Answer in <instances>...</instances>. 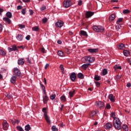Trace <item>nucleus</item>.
I'll return each instance as SVG.
<instances>
[{
    "mask_svg": "<svg viewBox=\"0 0 131 131\" xmlns=\"http://www.w3.org/2000/svg\"><path fill=\"white\" fill-rule=\"evenodd\" d=\"M78 77L80 79H83V78H84V76H83V74L81 73H79L78 74Z\"/></svg>",
    "mask_w": 131,
    "mask_h": 131,
    "instance_id": "28",
    "label": "nucleus"
},
{
    "mask_svg": "<svg viewBox=\"0 0 131 131\" xmlns=\"http://www.w3.org/2000/svg\"><path fill=\"white\" fill-rule=\"evenodd\" d=\"M8 51H9V52H13V48H10V47H9L8 48Z\"/></svg>",
    "mask_w": 131,
    "mask_h": 131,
    "instance_id": "63",
    "label": "nucleus"
},
{
    "mask_svg": "<svg viewBox=\"0 0 131 131\" xmlns=\"http://www.w3.org/2000/svg\"><path fill=\"white\" fill-rule=\"evenodd\" d=\"M130 11H129L128 9H124V10H123V13H124V14H128V13H130Z\"/></svg>",
    "mask_w": 131,
    "mask_h": 131,
    "instance_id": "40",
    "label": "nucleus"
},
{
    "mask_svg": "<svg viewBox=\"0 0 131 131\" xmlns=\"http://www.w3.org/2000/svg\"><path fill=\"white\" fill-rule=\"evenodd\" d=\"M23 37L24 36L22 34H18L16 36V39H17V40H18L19 41H22V40H23Z\"/></svg>",
    "mask_w": 131,
    "mask_h": 131,
    "instance_id": "17",
    "label": "nucleus"
},
{
    "mask_svg": "<svg viewBox=\"0 0 131 131\" xmlns=\"http://www.w3.org/2000/svg\"><path fill=\"white\" fill-rule=\"evenodd\" d=\"M21 14L23 15H25L26 14V9H23L21 10Z\"/></svg>",
    "mask_w": 131,
    "mask_h": 131,
    "instance_id": "51",
    "label": "nucleus"
},
{
    "mask_svg": "<svg viewBox=\"0 0 131 131\" xmlns=\"http://www.w3.org/2000/svg\"><path fill=\"white\" fill-rule=\"evenodd\" d=\"M39 84L40 85V88L41 90H45V89H46V88L45 87V85L42 84V83L41 82L39 83Z\"/></svg>",
    "mask_w": 131,
    "mask_h": 131,
    "instance_id": "47",
    "label": "nucleus"
},
{
    "mask_svg": "<svg viewBox=\"0 0 131 131\" xmlns=\"http://www.w3.org/2000/svg\"><path fill=\"white\" fill-rule=\"evenodd\" d=\"M3 20L4 22L7 23V24H11V23H12V20H11L9 17H3Z\"/></svg>",
    "mask_w": 131,
    "mask_h": 131,
    "instance_id": "13",
    "label": "nucleus"
},
{
    "mask_svg": "<svg viewBox=\"0 0 131 131\" xmlns=\"http://www.w3.org/2000/svg\"><path fill=\"white\" fill-rule=\"evenodd\" d=\"M18 26L19 28H20V29H23V28H25V25H19Z\"/></svg>",
    "mask_w": 131,
    "mask_h": 131,
    "instance_id": "53",
    "label": "nucleus"
},
{
    "mask_svg": "<svg viewBox=\"0 0 131 131\" xmlns=\"http://www.w3.org/2000/svg\"><path fill=\"white\" fill-rule=\"evenodd\" d=\"M111 117H112L114 119H115V118H116V115L115 114V113H112L111 114Z\"/></svg>",
    "mask_w": 131,
    "mask_h": 131,
    "instance_id": "37",
    "label": "nucleus"
},
{
    "mask_svg": "<svg viewBox=\"0 0 131 131\" xmlns=\"http://www.w3.org/2000/svg\"><path fill=\"white\" fill-rule=\"evenodd\" d=\"M42 111L44 113L43 116L46 121L48 123V124H51V120H50V117L48 116V114L47 113V108L46 107L43 108Z\"/></svg>",
    "mask_w": 131,
    "mask_h": 131,
    "instance_id": "2",
    "label": "nucleus"
},
{
    "mask_svg": "<svg viewBox=\"0 0 131 131\" xmlns=\"http://www.w3.org/2000/svg\"><path fill=\"white\" fill-rule=\"evenodd\" d=\"M49 66H50V65L47 63L45 67V69H48V68H49Z\"/></svg>",
    "mask_w": 131,
    "mask_h": 131,
    "instance_id": "61",
    "label": "nucleus"
},
{
    "mask_svg": "<svg viewBox=\"0 0 131 131\" xmlns=\"http://www.w3.org/2000/svg\"><path fill=\"white\" fill-rule=\"evenodd\" d=\"M60 70H61V72L62 73H64V66L63 65L61 64L59 67Z\"/></svg>",
    "mask_w": 131,
    "mask_h": 131,
    "instance_id": "43",
    "label": "nucleus"
},
{
    "mask_svg": "<svg viewBox=\"0 0 131 131\" xmlns=\"http://www.w3.org/2000/svg\"><path fill=\"white\" fill-rule=\"evenodd\" d=\"M13 72L15 76H21V71L18 68H14L13 70Z\"/></svg>",
    "mask_w": 131,
    "mask_h": 131,
    "instance_id": "5",
    "label": "nucleus"
},
{
    "mask_svg": "<svg viewBox=\"0 0 131 131\" xmlns=\"http://www.w3.org/2000/svg\"><path fill=\"white\" fill-rule=\"evenodd\" d=\"M113 125L116 129L118 130L121 129V121H120V119H119V118H115L114 119Z\"/></svg>",
    "mask_w": 131,
    "mask_h": 131,
    "instance_id": "1",
    "label": "nucleus"
},
{
    "mask_svg": "<svg viewBox=\"0 0 131 131\" xmlns=\"http://www.w3.org/2000/svg\"><path fill=\"white\" fill-rule=\"evenodd\" d=\"M123 54H124L125 56H128V55H129V51L124 50V51H123Z\"/></svg>",
    "mask_w": 131,
    "mask_h": 131,
    "instance_id": "34",
    "label": "nucleus"
},
{
    "mask_svg": "<svg viewBox=\"0 0 131 131\" xmlns=\"http://www.w3.org/2000/svg\"><path fill=\"white\" fill-rule=\"evenodd\" d=\"M115 18H116V15H115V14H112V15H110L109 20L110 22L114 21V20L115 19Z\"/></svg>",
    "mask_w": 131,
    "mask_h": 131,
    "instance_id": "15",
    "label": "nucleus"
},
{
    "mask_svg": "<svg viewBox=\"0 0 131 131\" xmlns=\"http://www.w3.org/2000/svg\"><path fill=\"white\" fill-rule=\"evenodd\" d=\"M63 7H64V8H69V7H71V6L72 5V3H71V1H69V0H67V1H64L63 2Z\"/></svg>",
    "mask_w": 131,
    "mask_h": 131,
    "instance_id": "7",
    "label": "nucleus"
},
{
    "mask_svg": "<svg viewBox=\"0 0 131 131\" xmlns=\"http://www.w3.org/2000/svg\"><path fill=\"white\" fill-rule=\"evenodd\" d=\"M105 109H111V105L109 103H107L105 106Z\"/></svg>",
    "mask_w": 131,
    "mask_h": 131,
    "instance_id": "46",
    "label": "nucleus"
},
{
    "mask_svg": "<svg viewBox=\"0 0 131 131\" xmlns=\"http://www.w3.org/2000/svg\"><path fill=\"white\" fill-rule=\"evenodd\" d=\"M111 3H118V0H112Z\"/></svg>",
    "mask_w": 131,
    "mask_h": 131,
    "instance_id": "62",
    "label": "nucleus"
},
{
    "mask_svg": "<svg viewBox=\"0 0 131 131\" xmlns=\"http://www.w3.org/2000/svg\"><path fill=\"white\" fill-rule=\"evenodd\" d=\"M60 100L62 101V102H66V96L65 95H62L60 97Z\"/></svg>",
    "mask_w": 131,
    "mask_h": 131,
    "instance_id": "35",
    "label": "nucleus"
},
{
    "mask_svg": "<svg viewBox=\"0 0 131 131\" xmlns=\"http://www.w3.org/2000/svg\"><path fill=\"white\" fill-rule=\"evenodd\" d=\"M57 55H58L59 57H64V54L62 51H58L57 52Z\"/></svg>",
    "mask_w": 131,
    "mask_h": 131,
    "instance_id": "31",
    "label": "nucleus"
},
{
    "mask_svg": "<svg viewBox=\"0 0 131 131\" xmlns=\"http://www.w3.org/2000/svg\"><path fill=\"white\" fill-rule=\"evenodd\" d=\"M31 129V127H30V125L29 124H28L25 126V130L26 131H29Z\"/></svg>",
    "mask_w": 131,
    "mask_h": 131,
    "instance_id": "29",
    "label": "nucleus"
},
{
    "mask_svg": "<svg viewBox=\"0 0 131 131\" xmlns=\"http://www.w3.org/2000/svg\"><path fill=\"white\" fill-rule=\"evenodd\" d=\"M81 5H82V1L79 0L78 1V6H81Z\"/></svg>",
    "mask_w": 131,
    "mask_h": 131,
    "instance_id": "55",
    "label": "nucleus"
},
{
    "mask_svg": "<svg viewBox=\"0 0 131 131\" xmlns=\"http://www.w3.org/2000/svg\"><path fill=\"white\" fill-rule=\"evenodd\" d=\"M88 52L90 53H96V52H97V49H88Z\"/></svg>",
    "mask_w": 131,
    "mask_h": 131,
    "instance_id": "36",
    "label": "nucleus"
},
{
    "mask_svg": "<svg viewBox=\"0 0 131 131\" xmlns=\"http://www.w3.org/2000/svg\"><path fill=\"white\" fill-rule=\"evenodd\" d=\"M94 80H96V81H99V80H101V77H100V76L95 75L94 77Z\"/></svg>",
    "mask_w": 131,
    "mask_h": 131,
    "instance_id": "30",
    "label": "nucleus"
},
{
    "mask_svg": "<svg viewBox=\"0 0 131 131\" xmlns=\"http://www.w3.org/2000/svg\"><path fill=\"white\" fill-rule=\"evenodd\" d=\"M0 55L1 56H5L6 52H5L3 50H0Z\"/></svg>",
    "mask_w": 131,
    "mask_h": 131,
    "instance_id": "39",
    "label": "nucleus"
},
{
    "mask_svg": "<svg viewBox=\"0 0 131 131\" xmlns=\"http://www.w3.org/2000/svg\"><path fill=\"white\" fill-rule=\"evenodd\" d=\"M18 65H23L25 63V60L24 58H19L17 61Z\"/></svg>",
    "mask_w": 131,
    "mask_h": 131,
    "instance_id": "14",
    "label": "nucleus"
},
{
    "mask_svg": "<svg viewBox=\"0 0 131 131\" xmlns=\"http://www.w3.org/2000/svg\"><path fill=\"white\" fill-rule=\"evenodd\" d=\"M32 31H36L37 32H38V31H39V28H38V26H35L32 28Z\"/></svg>",
    "mask_w": 131,
    "mask_h": 131,
    "instance_id": "26",
    "label": "nucleus"
},
{
    "mask_svg": "<svg viewBox=\"0 0 131 131\" xmlns=\"http://www.w3.org/2000/svg\"><path fill=\"white\" fill-rule=\"evenodd\" d=\"M124 48H125V46L123 43H120L119 45V50H124Z\"/></svg>",
    "mask_w": 131,
    "mask_h": 131,
    "instance_id": "25",
    "label": "nucleus"
},
{
    "mask_svg": "<svg viewBox=\"0 0 131 131\" xmlns=\"http://www.w3.org/2000/svg\"><path fill=\"white\" fill-rule=\"evenodd\" d=\"M95 83L96 84V86L97 87V88H100V82H98V81H95Z\"/></svg>",
    "mask_w": 131,
    "mask_h": 131,
    "instance_id": "49",
    "label": "nucleus"
},
{
    "mask_svg": "<svg viewBox=\"0 0 131 131\" xmlns=\"http://www.w3.org/2000/svg\"><path fill=\"white\" fill-rule=\"evenodd\" d=\"M40 51L41 52H42V53H43V54H45V53H46V49H45V48H41L40 49Z\"/></svg>",
    "mask_w": 131,
    "mask_h": 131,
    "instance_id": "57",
    "label": "nucleus"
},
{
    "mask_svg": "<svg viewBox=\"0 0 131 131\" xmlns=\"http://www.w3.org/2000/svg\"><path fill=\"white\" fill-rule=\"evenodd\" d=\"M69 95L70 96V98H72L74 95H75V90L74 89L72 90L69 93Z\"/></svg>",
    "mask_w": 131,
    "mask_h": 131,
    "instance_id": "21",
    "label": "nucleus"
},
{
    "mask_svg": "<svg viewBox=\"0 0 131 131\" xmlns=\"http://www.w3.org/2000/svg\"><path fill=\"white\" fill-rule=\"evenodd\" d=\"M52 130L53 131H58V128L56 127V126L53 125L52 127Z\"/></svg>",
    "mask_w": 131,
    "mask_h": 131,
    "instance_id": "42",
    "label": "nucleus"
},
{
    "mask_svg": "<svg viewBox=\"0 0 131 131\" xmlns=\"http://www.w3.org/2000/svg\"><path fill=\"white\" fill-rule=\"evenodd\" d=\"M91 65L90 63H85L81 66V68L83 70H86L88 69L89 66Z\"/></svg>",
    "mask_w": 131,
    "mask_h": 131,
    "instance_id": "20",
    "label": "nucleus"
},
{
    "mask_svg": "<svg viewBox=\"0 0 131 131\" xmlns=\"http://www.w3.org/2000/svg\"><path fill=\"white\" fill-rule=\"evenodd\" d=\"M95 105L97 108H100L101 109L102 108H104L105 106V103L102 101H96L95 102Z\"/></svg>",
    "mask_w": 131,
    "mask_h": 131,
    "instance_id": "6",
    "label": "nucleus"
},
{
    "mask_svg": "<svg viewBox=\"0 0 131 131\" xmlns=\"http://www.w3.org/2000/svg\"><path fill=\"white\" fill-rule=\"evenodd\" d=\"M122 18H119L118 19V20H117V24H119L120 23V22H122Z\"/></svg>",
    "mask_w": 131,
    "mask_h": 131,
    "instance_id": "52",
    "label": "nucleus"
},
{
    "mask_svg": "<svg viewBox=\"0 0 131 131\" xmlns=\"http://www.w3.org/2000/svg\"><path fill=\"white\" fill-rule=\"evenodd\" d=\"M94 14V12L86 11L85 13V17L87 18H91V17H92V16H93Z\"/></svg>",
    "mask_w": 131,
    "mask_h": 131,
    "instance_id": "11",
    "label": "nucleus"
},
{
    "mask_svg": "<svg viewBox=\"0 0 131 131\" xmlns=\"http://www.w3.org/2000/svg\"><path fill=\"white\" fill-rule=\"evenodd\" d=\"M12 48L13 51H14V52L17 51V46H16V45H13L12 46Z\"/></svg>",
    "mask_w": 131,
    "mask_h": 131,
    "instance_id": "48",
    "label": "nucleus"
},
{
    "mask_svg": "<svg viewBox=\"0 0 131 131\" xmlns=\"http://www.w3.org/2000/svg\"><path fill=\"white\" fill-rule=\"evenodd\" d=\"M56 98V95L53 94L51 96H50V98L51 100H55V98Z\"/></svg>",
    "mask_w": 131,
    "mask_h": 131,
    "instance_id": "44",
    "label": "nucleus"
},
{
    "mask_svg": "<svg viewBox=\"0 0 131 131\" xmlns=\"http://www.w3.org/2000/svg\"><path fill=\"white\" fill-rule=\"evenodd\" d=\"M83 59L85 60V62L88 64L93 63V62L95 61V58L92 56H85L83 57Z\"/></svg>",
    "mask_w": 131,
    "mask_h": 131,
    "instance_id": "4",
    "label": "nucleus"
},
{
    "mask_svg": "<svg viewBox=\"0 0 131 131\" xmlns=\"http://www.w3.org/2000/svg\"><path fill=\"white\" fill-rule=\"evenodd\" d=\"M46 9H47V7H46V6H42L40 8V10L41 11H45V10H46Z\"/></svg>",
    "mask_w": 131,
    "mask_h": 131,
    "instance_id": "58",
    "label": "nucleus"
},
{
    "mask_svg": "<svg viewBox=\"0 0 131 131\" xmlns=\"http://www.w3.org/2000/svg\"><path fill=\"white\" fill-rule=\"evenodd\" d=\"M93 29L96 32H104V30H105L104 28L101 26H94L93 27Z\"/></svg>",
    "mask_w": 131,
    "mask_h": 131,
    "instance_id": "3",
    "label": "nucleus"
},
{
    "mask_svg": "<svg viewBox=\"0 0 131 131\" xmlns=\"http://www.w3.org/2000/svg\"><path fill=\"white\" fill-rule=\"evenodd\" d=\"M21 9H22V6L18 5L17 6V10H21Z\"/></svg>",
    "mask_w": 131,
    "mask_h": 131,
    "instance_id": "60",
    "label": "nucleus"
},
{
    "mask_svg": "<svg viewBox=\"0 0 131 131\" xmlns=\"http://www.w3.org/2000/svg\"><path fill=\"white\" fill-rule=\"evenodd\" d=\"M122 129L124 131H128V126L126 124L123 125Z\"/></svg>",
    "mask_w": 131,
    "mask_h": 131,
    "instance_id": "22",
    "label": "nucleus"
},
{
    "mask_svg": "<svg viewBox=\"0 0 131 131\" xmlns=\"http://www.w3.org/2000/svg\"><path fill=\"white\" fill-rule=\"evenodd\" d=\"M48 101H49V97L47 95L43 96V102L44 104H47L48 103Z\"/></svg>",
    "mask_w": 131,
    "mask_h": 131,
    "instance_id": "18",
    "label": "nucleus"
},
{
    "mask_svg": "<svg viewBox=\"0 0 131 131\" xmlns=\"http://www.w3.org/2000/svg\"><path fill=\"white\" fill-rule=\"evenodd\" d=\"M7 98H8V99H12V98H13V96H12V95L8 94L6 95Z\"/></svg>",
    "mask_w": 131,
    "mask_h": 131,
    "instance_id": "54",
    "label": "nucleus"
},
{
    "mask_svg": "<svg viewBox=\"0 0 131 131\" xmlns=\"http://www.w3.org/2000/svg\"><path fill=\"white\" fill-rule=\"evenodd\" d=\"M97 114V113H96V111H93L91 112V113L89 114V116L91 118H92V117H94V116H95V115Z\"/></svg>",
    "mask_w": 131,
    "mask_h": 131,
    "instance_id": "23",
    "label": "nucleus"
},
{
    "mask_svg": "<svg viewBox=\"0 0 131 131\" xmlns=\"http://www.w3.org/2000/svg\"><path fill=\"white\" fill-rule=\"evenodd\" d=\"M80 34L83 35V36H86V37H88V33H86V32L83 30L80 31Z\"/></svg>",
    "mask_w": 131,
    "mask_h": 131,
    "instance_id": "24",
    "label": "nucleus"
},
{
    "mask_svg": "<svg viewBox=\"0 0 131 131\" xmlns=\"http://www.w3.org/2000/svg\"><path fill=\"white\" fill-rule=\"evenodd\" d=\"M26 39H27V40H30V35H27L26 37Z\"/></svg>",
    "mask_w": 131,
    "mask_h": 131,
    "instance_id": "59",
    "label": "nucleus"
},
{
    "mask_svg": "<svg viewBox=\"0 0 131 131\" xmlns=\"http://www.w3.org/2000/svg\"><path fill=\"white\" fill-rule=\"evenodd\" d=\"M16 80H17V76L13 75L10 78V82L11 83H16Z\"/></svg>",
    "mask_w": 131,
    "mask_h": 131,
    "instance_id": "12",
    "label": "nucleus"
},
{
    "mask_svg": "<svg viewBox=\"0 0 131 131\" xmlns=\"http://www.w3.org/2000/svg\"><path fill=\"white\" fill-rule=\"evenodd\" d=\"M114 69H115V70H118V69L121 70V69H122V68H121V66H118L117 65H115L114 67Z\"/></svg>",
    "mask_w": 131,
    "mask_h": 131,
    "instance_id": "33",
    "label": "nucleus"
},
{
    "mask_svg": "<svg viewBox=\"0 0 131 131\" xmlns=\"http://www.w3.org/2000/svg\"><path fill=\"white\" fill-rule=\"evenodd\" d=\"M29 15H30V16H32V15H33L34 12L33 10L29 9Z\"/></svg>",
    "mask_w": 131,
    "mask_h": 131,
    "instance_id": "50",
    "label": "nucleus"
},
{
    "mask_svg": "<svg viewBox=\"0 0 131 131\" xmlns=\"http://www.w3.org/2000/svg\"><path fill=\"white\" fill-rule=\"evenodd\" d=\"M2 32H3V25L0 24V33H2Z\"/></svg>",
    "mask_w": 131,
    "mask_h": 131,
    "instance_id": "56",
    "label": "nucleus"
},
{
    "mask_svg": "<svg viewBox=\"0 0 131 131\" xmlns=\"http://www.w3.org/2000/svg\"><path fill=\"white\" fill-rule=\"evenodd\" d=\"M120 28H121V26H120V24L117 23V25H116V30H117V31H118V30H119Z\"/></svg>",
    "mask_w": 131,
    "mask_h": 131,
    "instance_id": "32",
    "label": "nucleus"
},
{
    "mask_svg": "<svg viewBox=\"0 0 131 131\" xmlns=\"http://www.w3.org/2000/svg\"><path fill=\"white\" fill-rule=\"evenodd\" d=\"M113 125H112L111 123H106L105 125V128L106 129H110V128H112Z\"/></svg>",
    "mask_w": 131,
    "mask_h": 131,
    "instance_id": "19",
    "label": "nucleus"
},
{
    "mask_svg": "<svg viewBox=\"0 0 131 131\" xmlns=\"http://www.w3.org/2000/svg\"><path fill=\"white\" fill-rule=\"evenodd\" d=\"M3 127L4 130H7V129H8L9 128V124L8 123V122H7V120L4 121L3 123Z\"/></svg>",
    "mask_w": 131,
    "mask_h": 131,
    "instance_id": "8",
    "label": "nucleus"
},
{
    "mask_svg": "<svg viewBox=\"0 0 131 131\" xmlns=\"http://www.w3.org/2000/svg\"><path fill=\"white\" fill-rule=\"evenodd\" d=\"M24 3H30V0H22Z\"/></svg>",
    "mask_w": 131,
    "mask_h": 131,
    "instance_id": "64",
    "label": "nucleus"
},
{
    "mask_svg": "<svg viewBox=\"0 0 131 131\" xmlns=\"http://www.w3.org/2000/svg\"><path fill=\"white\" fill-rule=\"evenodd\" d=\"M70 77L72 81L73 82L75 81V79H76V74H75V73L74 72L72 73L71 74Z\"/></svg>",
    "mask_w": 131,
    "mask_h": 131,
    "instance_id": "9",
    "label": "nucleus"
},
{
    "mask_svg": "<svg viewBox=\"0 0 131 131\" xmlns=\"http://www.w3.org/2000/svg\"><path fill=\"white\" fill-rule=\"evenodd\" d=\"M108 98L111 102H112L113 103H114V102H115V97H114V95H113V94H110L108 96Z\"/></svg>",
    "mask_w": 131,
    "mask_h": 131,
    "instance_id": "16",
    "label": "nucleus"
},
{
    "mask_svg": "<svg viewBox=\"0 0 131 131\" xmlns=\"http://www.w3.org/2000/svg\"><path fill=\"white\" fill-rule=\"evenodd\" d=\"M63 24L64 22L62 21L61 20H59L55 23V26L56 27H59V28H61V27L63 26Z\"/></svg>",
    "mask_w": 131,
    "mask_h": 131,
    "instance_id": "10",
    "label": "nucleus"
},
{
    "mask_svg": "<svg viewBox=\"0 0 131 131\" xmlns=\"http://www.w3.org/2000/svg\"><path fill=\"white\" fill-rule=\"evenodd\" d=\"M108 73V71H107V69H104L102 71V75H106Z\"/></svg>",
    "mask_w": 131,
    "mask_h": 131,
    "instance_id": "38",
    "label": "nucleus"
},
{
    "mask_svg": "<svg viewBox=\"0 0 131 131\" xmlns=\"http://www.w3.org/2000/svg\"><path fill=\"white\" fill-rule=\"evenodd\" d=\"M6 18H12V13L11 12H7L6 14Z\"/></svg>",
    "mask_w": 131,
    "mask_h": 131,
    "instance_id": "27",
    "label": "nucleus"
},
{
    "mask_svg": "<svg viewBox=\"0 0 131 131\" xmlns=\"http://www.w3.org/2000/svg\"><path fill=\"white\" fill-rule=\"evenodd\" d=\"M16 128H17V130H19V131H24V130L23 129V128H22V127H21V126H17Z\"/></svg>",
    "mask_w": 131,
    "mask_h": 131,
    "instance_id": "41",
    "label": "nucleus"
},
{
    "mask_svg": "<svg viewBox=\"0 0 131 131\" xmlns=\"http://www.w3.org/2000/svg\"><path fill=\"white\" fill-rule=\"evenodd\" d=\"M42 23H47V22H48V18H47V17L42 18Z\"/></svg>",
    "mask_w": 131,
    "mask_h": 131,
    "instance_id": "45",
    "label": "nucleus"
}]
</instances>
